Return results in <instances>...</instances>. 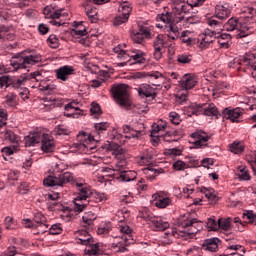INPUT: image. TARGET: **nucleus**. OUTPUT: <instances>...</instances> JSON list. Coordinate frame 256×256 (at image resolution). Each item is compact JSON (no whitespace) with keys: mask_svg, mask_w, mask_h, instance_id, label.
Instances as JSON below:
<instances>
[{"mask_svg":"<svg viewBox=\"0 0 256 256\" xmlns=\"http://www.w3.org/2000/svg\"><path fill=\"white\" fill-rule=\"evenodd\" d=\"M97 251H99V244H94L91 249L87 250L88 255H97Z\"/></svg>","mask_w":256,"mask_h":256,"instance_id":"obj_64","label":"nucleus"},{"mask_svg":"<svg viewBox=\"0 0 256 256\" xmlns=\"http://www.w3.org/2000/svg\"><path fill=\"white\" fill-rule=\"evenodd\" d=\"M241 27H243V24H239V19L233 17L230 18L223 26L225 31H237V33H239Z\"/></svg>","mask_w":256,"mask_h":256,"instance_id":"obj_21","label":"nucleus"},{"mask_svg":"<svg viewBox=\"0 0 256 256\" xmlns=\"http://www.w3.org/2000/svg\"><path fill=\"white\" fill-rule=\"evenodd\" d=\"M244 24L243 27H249V25H255L256 23V14L253 8H248L244 11Z\"/></svg>","mask_w":256,"mask_h":256,"instance_id":"obj_19","label":"nucleus"},{"mask_svg":"<svg viewBox=\"0 0 256 256\" xmlns=\"http://www.w3.org/2000/svg\"><path fill=\"white\" fill-rule=\"evenodd\" d=\"M16 95L15 94H9L5 97V103L8 105V107H15L17 105V100H16Z\"/></svg>","mask_w":256,"mask_h":256,"instance_id":"obj_44","label":"nucleus"},{"mask_svg":"<svg viewBox=\"0 0 256 256\" xmlns=\"http://www.w3.org/2000/svg\"><path fill=\"white\" fill-rule=\"evenodd\" d=\"M163 57V48H154V58L159 61Z\"/></svg>","mask_w":256,"mask_h":256,"instance_id":"obj_61","label":"nucleus"},{"mask_svg":"<svg viewBox=\"0 0 256 256\" xmlns=\"http://www.w3.org/2000/svg\"><path fill=\"white\" fill-rule=\"evenodd\" d=\"M251 27L252 26H241L239 33L235 34L236 39H241V43L244 45H247L251 42V37H249V34L247 33Z\"/></svg>","mask_w":256,"mask_h":256,"instance_id":"obj_16","label":"nucleus"},{"mask_svg":"<svg viewBox=\"0 0 256 256\" xmlns=\"http://www.w3.org/2000/svg\"><path fill=\"white\" fill-rule=\"evenodd\" d=\"M82 219L86 225H92L95 219H97V216L93 212H86Z\"/></svg>","mask_w":256,"mask_h":256,"instance_id":"obj_33","label":"nucleus"},{"mask_svg":"<svg viewBox=\"0 0 256 256\" xmlns=\"http://www.w3.org/2000/svg\"><path fill=\"white\" fill-rule=\"evenodd\" d=\"M156 19L157 21H162L164 24H169L171 23L172 16L167 12L166 14H159Z\"/></svg>","mask_w":256,"mask_h":256,"instance_id":"obj_46","label":"nucleus"},{"mask_svg":"<svg viewBox=\"0 0 256 256\" xmlns=\"http://www.w3.org/2000/svg\"><path fill=\"white\" fill-rule=\"evenodd\" d=\"M62 229L60 228L59 225L54 224L51 226L49 233L50 235H59L61 233Z\"/></svg>","mask_w":256,"mask_h":256,"instance_id":"obj_55","label":"nucleus"},{"mask_svg":"<svg viewBox=\"0 0 256 256\" xmlns=\"http://www.w3.org/2000/svg\"><path fill=\"white\" fill-rule=\"evenodd\" d=\"M41 62V55H30L26 57L19 58L18 61H11V66L14 69H27V65H35Z\"/></svg>","mask_w":256,"mask_h":256,"instance_id":"obj_5","label":"nucleus"},{"mask_svg":"<svg viewBox=\"0 0 256 256\" xmlns=\"http://www.w3.org/2000/svg\"><path fill=\"white\" fill-rule=\"evenodd\" d=\"M127 21H129V18L120 14L119 16L114 18L113 25L118 27V25H123V23H127Z\"/></svg>","mask_w":256,"mask_h":256,"instance_id":"obj_50","label":"nucleus"},{"mask_svg":"<svg viewBox=\"0 0 256 256\" xmlns=\"http://www.w3.org/2000/svg\"><path fill=\"white\" fill-rule=\"evenodd\" d=\"M47 41L50 43V47H52V49H57L59 47V38H57V35L51 34Z\"/></svg>","mask_w":256,"mask_h":256,"instance_id":"obj_42","label":"nucleus"},{"mask_svg":"<svg viewBox=\"0 0 256 256\" xmlns=\"http://www.w3.org/2000/svg\"><path fill=\"white\" fill-rule=\"evenodd\" d=\"M208 25L213 28L211 31L212 35H214V38L216 39H222L229 43L231 41V34H221L220 32L223 31L221 27H223V22L215 20V19H210L208 21Z\"/></svg>","mask_w":256,"mask_h":256,"instance_id":"obj_6","label":"nucleus"},{"mask_svg":"<svg viewBox=\"0 0 256 256\" xmlns=\"http://www.w3.org/2000/svg\"><path fill=\"white\" fill-rule=\"evenodd\" d=\"M147 75L148 77H151L152 79H156L159 81H163V79H165L163 74H161L160 72L148 73Z\"/></svg>","mask_w":256,"mask_h":256,"instance_id":"obj_57","label":"nucleus"},{"mask_svg":"<svg viewBox=\"0 0 256 256\" xmlns=\"http://www.w3.org/2000/svg\"><path fill=\"white\" fill-rule=\"evenodd\" d=\"M132 231L133 230L128 225L120 227V232L123 234L122 241H124L126 246L133 245V243H135V240H133V235H131Z\"/></svg>","mask_w":256,"mask_h":256,"instance_id":"obj_12","label":"nucleus"},{"mask_svg":"<svg viewBox=\"0 0 256 256\" xmlns=\"http://www.w3.org/2000/svg\"><path fill=\"white\" fill-rule=\"evenodd\" d=\"M145 175H147V179H150V181H153L155 179L156 175H159L161 173H165V170L163 168L155 169L152 167H148L144 169Z\"/></svg>","mask_w":256,"mask_h":256,"instance_id":"obj_25","label":"nucleus"},{"mask_svg":"<svg viewBox=\"0 0 256 256\" xmlns=\"http://www.w3.org/2000/svg\"><path fill=\"white\" fill-rule=\"evenodd\" d=\"M73 71L75 70L71 66L60 67L56 70V77L61 81H67V77H69V75H73Z\"/></svg>","mask_w":256,"mask_h":256,"instance_id":"obj_17","label":"nucleus"},{"mask_svg":"<svg viewBox=\"0 0 256 256\" xmlns=\"http://www.w3.org/2000/svg\"><path fill=\"white\" fill-rule=\"evenodd\" d=\"M196 84L197 82L195 81V79H193L191 76L185 75L180 82V87L181 89H184V91H189V89H193Z\"/></svg>","mask_w":256,"mask_h":256,"instance_id":"obj_22","label":"nucleus"},{"mask_svg":"<svg viewBox=\"0 0 256 256\" xmlns=\"http://www.w3.org/2000/svg\"><path fill=\"white\" fill-rule=\"evenodd\" d=\"M219 238L207 239L203 242L202 247L205 251L215 253L219 249Z\"/></svg>","mask_w":256,"mask_h":256,"instance_id":"obj_18","label":"nucleus"},{"mask_svg":"<svg viewBox=\"0 0 256 256\" xmlns=\"http://www.w3.org/2000/svg\"><path fill=\"white\" fill-rule=\"evenodd\" d=\"M114 53H116L118 55V57L121 59L123 57H125L126 53L125 51H123V49H121V45H118L117 47H115L113 49Z\"/></svg>","mask_w":256,"mask_h":256,"instance_id":"obj_62","label":"nucleus"},{"mask_svg":"<svg viewBox=\"0 0 256 256\" xmlns=\"http://www.w3.org/2000/svg\"><path fill=\"white\" fill-rule=\"evenodd\" d=\"M230 251H239L238 253H230L229 255H239L243 256L245 255V247L241 245H231L228 247Z\"/></svg>","mask_w":256,"mask_h":256,"instance_id":"obj_37","label":"nucleus"},{"mask_svg":"<svg viewBox=\"0 0 256 256\" xmlns=\"http://www.w3.org/2000/svg\"><path fill=\"white\" fill-rule=\"evenodd\" d=\"M34 219L37 223L35 225V229H37L35 235H43V233H47V229L49 228V226L43 223V221H45V216L42 214H37Z\"/></svg>","mask_w":256,"mask_h":256,"instance_id":"obj_11","label":"nucleus"},{"mask_svg":"<svg viewBox=\"0 0 256 256\" xmlns=\"http://www.w3.org/2000/svg\"><path fill=\"white\" fill-rule=\"evenodd\" d=\"M55 133L56 135H69V129L67 128H61V126H59L58 128L55 129Z\"/></svg>","mask_w":256,"mask_h":256,"instance_id":"obj_63","label":"nucleus"},{"mask_svg":"<svg viewBox=\"0 0 256 256\" xmlns=\"http://www.w3.org/2000/svg\"><path fill=\"white\" fill-rule=\"evenodd\" d=\"M25 81H27V76H20L19 78L11 77V87L19 89Z\"/></svg>","mask_w":256,"mask_h":256,"instance_id":"obj_30","label":"nucleus"},{"mask_svg":"<svg viewBox=\"0 0 256 256\" xmlns=\"http://www.w3.org/2000/svg\"><path fill=\"white\" fill-rule=\"evenodd\" d=\"M184 229V233H186V235H197V233L201 231V227H199V224H197V221L195 219L190 220L188 223H185Z\"/></svg>","mask_w":256,"mask_h":256,"instance_id":"obj_15","label":"nucleus"},{"mask_svg":"<svg viewBox=\"0 0 256 256\" xmlns=\"http://www.w3.org/2000/svg\"><path fill=\"white\" fill-rule=\"evenodd\" d=\"M132 39L134 43H143V39H145V37L142 36L140 32H136L134 35H132Z\"/></svg>","mask_w":256,"mask_h":256,"instance_id":"obj_58","label":"nucleus"},{"mask_svg":"<svg viewBox=\"0 0 256 256\" xmlns=\"http://www.w3.org/2000/svg\"><path fill=\"white\" fill-rule=\"evenodd\" d=\"M11 76H2L0 77V88L3 89V87H11Z\"/></svg>","mask_w":256,"mask_h":256,"instance_id":"obj_48","label":"nucleus"},{"mask_svg":"<svg viewBox=\"0 0 256 256\" xmlns=\"http://www.w3.org/2000/svg\"><path fill=\"white\" fill-rule=\"evenodd\" d=\"M177 61L178 63H182V64L191 63V61H193V56L189 54H180L177 56Z\"/></svg>","mask_w":256,"mask_h":256,"instance_id":"obj_40","label":"nucleus"},{"mask_svg":"<svg viewBox=\"0 0 256 256\" xmlns=\"http://www.w3.org/2000/svg\"><path fill=\"white\" fill-rule=\"evenodd\" d=\"M76 237L78 245H93V236L86 230H78Z\"/></svg>","mask_w":256,"mask_h":256,"instance_id":"obj_9","label":"nucleus"},{"mask_svg":"<svg viewBox=\"0 0 256 256\" xmlns=\"http://www.w3.org/2000/svg\"><path fill=\"white\" fill-rule=\"evenodd\" d=\"M204 115H206L207 117H217V115H219V110H217L216 107L210 106L204 109Z\"/></svg>","mask_w":256,"mask_h":256,"instance_id":"obj_45","label":"nucleus"},{"mask_svg":"<svg viewBox=\"0 0 256 256\" xmlns=\"http://www.w3.org/2000/svg\"><path fill=\"white\" fill-rule=\"evenodd\" d=\"M171 203V199L169 198H161L158 199L155 203L156 207H158L159 209H165V207H167L168 205H170Z\"/></svg>","mask_w":256,"mask_h":256,"instance_id":"obj_43","label":"nucleus"},{"mask_svg":"<svg viewBox=\"0 0 256 256\" xmlns=\"http://www.w3.org/2000/svg\"><path fill=\"white\" fill-rule=\"evenodd\" d=\"M41 149L44 153H53L55 149V141L49 138V134H42L41 136Z\"/></svg>","mask_w":256,"mask_h":256,"instance_id":"obj_8","label":"nucleus"},{"mask_svg":"<svg viewBox=\"0 0 256 256\" xmlns=\"http://www.w3.org/2000/svg\"><path fill=\"white\" fill-rule=\"evenodd\" d=\"M145 220L148 225H151L154 231H165V229H169V222H163V220L157 216L148 215Z\"/></svg>","mask_w":256,"mask_h":256,"instance_id":"obj_7","label":"nucleus"},{"mask_svg":"<svg viewBox=\"0 0 256 256\" xmlns=\"http://www.w3.org/2000/svg\"><path fill=\"white\" fill-rule=\"evenodd\" d=\"M118 11L119 13H121L120 15H122L123 17H127V19H129V15H131L132 8L127 2H123L122 4H120Z\"/></svg>","mask_w":256,"mask_h":256,"instance_id":"obj_28","label":"nucleus"},{"mask_svg":"<svg viewBox=\"0 0 256 256\" xmlns=\"http://www.w3.org/2000/svg\"><path fill=\"white\" fill-rule=\"evenodd\" d=\"M190 137H192V139H196V140L202 141L204 143H207V141H209V139H210L209 135H207V133L203 132L202 130L193 132L190 135Z\"/></svg>","mask_w":256,"mask_h":256,"instance_id":"obj_27","label":"nucleus"},{"mask_svg":"<svg viewBox=\"0 0 256 256\" xmlns=\"http://www.w3.org/2000/svg\"><path fill=\"white\" fill-rule=\"evenodd\" d=\"M41 132H34L24 138L25 147H33L37 143H41Z\"/></svg>","mask_w":256,"mask_h":256,"instance_id":"obj_14","label":"nucleus"},{"mask_svg":"<svg viewBox=\"0 0 256 256\" xmlns=\"http://www.w3.org/2000/svg\"><path fill=\"white\" fill-rule=\"evenodd\" d=\"M238 170H239V173H238L239 179H241L242 181H249L251 179V176L249 175V170H247V167L240 166Z\"/></svg>","mask_w":256,"mask_h":256,"instance_id":"obj_31","label":"nucleus"},{"mask_svg":"<svg viewBox=\"0 0 256 256\" xmlns=\"http://www.w3.org/2000/svg\"><path fill=\"white\" fill-rule=\"evenodd\" d=\"M73 179V174L71 172H64L59 176L49 175L43 180L44 187H63L67 183H71Z\"/></svg>","mask_w":256,"mask_h":256,"instance_id":"obj_3","label":"nucleus"},{"mask_svg":"<svg viewBox=\"0 0 256 256\" xmlns=\"http://www.w3.org/2000/svg\"><path fill=\"white\" fill-rule=\"evenodd\" d=\"M201 193H203L205 195V197H207L208 199H211V197H213L214 193H213V189H207L205 187H203L201 189Z\"/></svg>","mask_w":256,"mask_h":256,"instance_id":"obj_60","label":"nucleus"},{"mask_svg":"<svg viewBox=\"0 0 256 256\" xmlns=\"http://www.w3.org/2000/svg\"><path fill=\"white\" fill-rule=\"evenodd\" d=\"M230 151L235 155H239V153H243L245 151V146L240 145L239 142H233L230 145Z\"/></svg>","mask_w":256,"mask_h":256,"instance_id":"obj_32","label":"nucleus"},{"mask_svg":"<svg viewBox=\"0 0 256 256\" xmlns=\"http://www.w3.org/2000/svg\"><path fill=\"white\" fill-rule=\"evenodd\" d=\"M7 125V113L0 111V127Z\"/></svg>","mask_w":256,"mask_h":256,"instance_id":"obj_59","label":"nucleus"},{"mask_svg":"<svg viewBox=\"0 0 256 256\" xmlns=\"http://www.w3.org/2000/svg\"><path fill=\"white\" fill-rule=\"evenodd\" d=\"M154 48L165 49V39L162 34H158L153 43Z\"/></svg>","mask_w":256,"mask_h":256,"instance_id":"obj_35","label":"nucleus"},{"mask_svg":"<svg viewBox=\"0 0 256 256\" xmlns=\"http://www.w3.org/2000/svg\"><path fill=\"white\" fill-rule=\"evenodd\" d=\"M173 169L175 171H185V169H189V164L183 162V160H177L173 163Z\"/></svg>","mask_w":256,"mask_h":256,"instance_id":"obj_36","label":"nucleus"},{"mask_svg":"<svg viewBox=\"0 0 256 256\" xmlns=\"http://www.w3.org/2000/svg\"><path fill=\"white\" fill-rule=\"evenodd\" d=\"M215 15L220 21H225V19H229L231 16V10L227 7V4H218L215 7Z\"/></svg>","mask_w":256,"mask_h":256,"instance_id":"obj_10","label":"nucleus"},{"mask_svg":"<svg viewBox=\"0 0 256 256\" xmlns=\"http://www.w3.org/2000/svg\"><path fill=\"white\" fill-rule=\"evenodd\" d=\"M231 221H233L231 217L218 219V229H221L222 231H231L233 227Z\"/></svg>","mask_w":256,"mask_h":256,"instance_id":"obj_24","label":"nucleus"},{"mask_svg":"<svg viewBox=\"0 0 256 256\" xmlns=\"http://www.w3.org/2000/svg\"><path fill=\"white\" fill-rule=\"evenodd\" d=\"M77 139L79 143H74L73 146L76 149H83V147H87V132L82 131L77 135Z\"/></svg>","mask_w":256,"mask_h":256,"instance_id":"obj_23","label":"nucleus"},{"mask_svg":"<svg viewBox=\"0 0 256 256\" xmlns=\"http://www.w3.org/2000/svg\"><path fill=\"white\" fill-rule=\"evenodd\" d=\"M175 23H177V22H174V23L170 22V25H169L170 33L174 34V36H171L172 41L179 39V28L177 27V25H175Z\"/></svg>","mask_w":256,"mask_h":256,"instance_id":"obj_39","label":"nucleus"},{"mask_svg":"<svg viewBox=\"0 0 256 256\" xmlns=\"http://www.w3.org/2000/svg\"><path fill=\"white\" fill-rule=\"evenodd\" d=\"M4 138L6 139V141H10V143H14V145H17L18 143L17 135H15V133H13V131L11 130H6Z\"/></svg>","mask_w":256,"mask_h":256,"instance_id":"obj_38","label":"nucleus"},{"mask_svg":"<svg viewBox=\"0 0 256 256\" xmlns=\"http://www.w3.org/2000/svg\"><path fill=\"white\" fill-rule=\"evenodd\" d=\"M57 86H55L54 84H48L46 86L40 85V90L43 91L45 93V95H51L52 92L55 91Z\"/></svg>","mask_w":256,"mask_h":256,"instance_id":"obj_47","label":"nucleus"},{"mask_svg":"<svg viewBox=\"0 0 256 256\" xmlns=\"http://www.w3.org/2000/svg\"><path fill=\"white\" fill-rule=\"evenodd\" d=\"M215 34L211 33H207L205 34V36L202 38L201 43H200V47L201 49H205V47H209L210 43H213V41H215Z\"/></svg>","mask_w":256,"mask_h":256,"instance_id":"obj_29","label":"nucleus"},{"mask_svg":"<svg viewBox=\"0 0 256 256\" xmlns=\"http://www.w3.org/2000/svg\"><path fill=\"white\" fill-rule=\"evenodd\" d=\"M224 89H227V83L226 82H217L215 86V91H218V93H223Z\"/></svg>","mask_w":256,"mask_h":256,"instance_id":"obj_56","label":"nucleus"},{"mask_svg":"<svg viewBox=\"0 0 256 256\" xmlns=\"http://www.w3.org/2000/svg\"><path fill=\"white\" fill-rule=\"evenodd\" d=\"M94 127L96 131L103 133V131H107L109 127V122H99V123H96Z\"/></svg>","mask_w":256,"mask_h":256,"instance_id":"obj_49","label":"nucleus"},{"mask_svg":"<svg viewBox=\"0 0 256 256\" xmlns=\"http://www.w3.org/2000/svg\"><path fill=\"white\" fill-rule=\"evenodd\" d=\"M161 129H163V127H160L157 124H153L150 137H152V139H153L152 141L154 143H159V135H156V133H159V131H161Z\"/></svg>","mask_w":256,"mask_h":256,"instance_id":"obj_34","label":"nucleus"},{"mask_svg":"<svg viewBox=\"0 0 256 256\" xmlns=\"http://www.w3.org/2000/svg\"><path fill=\"white\" fill-rule=\"evenodd\" d=\"M79 193L76 198H74V211L75 213H81L82 211H85L87 208L86 203L77 202V201H87L88 205H91L93 207L96 203H105L107 201V196L102 193H89V190L86 188H80L78 189ZM88 199V200H87Z\"/></svg>","mask_w":256,"mask_h":256,"instance_id":"obj_1","label":"nucleus"},{"mask_svg":"<svg viewBox=\"0 0 256 256\" xmlns=\"http://www.w3.org/2000/svg\"><path fill=\"white\" fill-rule=\"evenodd\" d=\"M90 112L92 113V115H101V113H103L101 111V106H99V104L95 102H92Z\"/></svg>","mask_w":256,"mask_h":256,"instance_id":"obj_52","label":"nucleus"},{"mask_svg":"<svg viewBox=\"0 0 256 256\" xmlns=\"http://www.w3.org/2000/svg\"><path fill=\"white\" fill-rule=\"evenodd\" d=\"M206 225L210 231H217L219 229V221H215L213 218H209Z\"/></svg>","mask_w":256,"mask_h":256,"instance_id":"obj_41","label":"nucleus"},{"mask_svg":"<svg viewBox=\"0 0 256 256\" xmlns=\"http://www.w3.org/2000/svg\"><path fill=\"white\" fill-rule=\"evenodd\" d=\"M138 95L140 97H152V99H155V97H157V93L149 84L141 85L138 89Z\"/></svg>","mask_w":256,"mask_h":256,"instance_id":"obj_13","label":"nucleus"},{"mask_svg":"<svg viewBox=\"0 0 256 256\" xmlns=\"http://www.w3.org/2000/svg\"><path fill=\"white\" fill-rule=\"evenodd\" d=\"M85 11H86V15L90 19L91 23H97V15L99 13L97 11V8H95L91 5H87L85 7Z\"/></svg>","mask_w":256,"mask_h":256,"instance_id":"obj_26","label":"nucleus"},{"mask_svg":"<svg viewBox=\"0 0 256 256\" xmlns=\"http://www.w3.org/2000/svg\"><path fill=\"white\" fill-rule=\"evenodd\" d=\"M138 33H140L142 37L151 39V31H149V28H147L145 26H140Z\"/></svg>","mask_w":256,"mask_h":256,"instance_id":"obj_53","label":"nucleus"},{"mask_svg":"<svg viewBox=\"0 0 256 256\" xmlns=\"http://www.w3.org/2000/svg\"><path fill=\"white\" fill-rule=\"evenodd\" d=\"M243 219H248L249 223H255L256 216L252 211L243 214Z\"/></svg>","mask_w":256,"mask_h":256,"instance_id":"obj_54","label":"nucleus"},{"mask_svg":"<svg viewBox=\"0 0 256 256\" xmlns=\"http://www.w3.org/2000/svg\"><path fill=\"white\" fill-rule=\"evenodd\" d=\"M191 11H193V6L189 3H185V1L174 6L172 8V13L175 17L174 23H181V21L185 19V15H187V13H191Z\"/></svg>","mask_w":256,"mask_h":256,"instance_id":"obj_4","label":"nucleus"},{"mask_svg":"<svg viewBox=\"0 0 256 256\" xmlns=\"http://www.w3.org/2000/svg\"><path fill=\"white\" fill-rule=\"evenodd\" d=\"M169 118L173 125H179V123H181V117L177 114V112H170Z\"/></svg>","mask_w":256,"mask_h":256,"instance_id":"obj_51","label":"nucleus"},{"mask_svg":"<svg viewBox=\"0 0 256 256\" xmlns=\"http://www.w3.org/2000/svg\"><path fill=\"white\" fill-rule=\"evenodd\" d=\"M241 113H243V112L239 108H236L233 110H229L226 108L223 111V115H224L225 119H230V121H232V123H236L238 121L239 117H241Z\"/></svg>","mask_w":256,"mask_h":256,"instance_id":"obj_20","label":"nucleus"},{"mask_svg":"<svg viewBox=\"0 0 256 256\" xmlns=\"http://www.w3.org/2000/svg\"><path fill=\"white\" fill-rule=\"evenodd\" d=\"M127 84H118L113 85L111 88V93L116 99L118 105L120 107H129L131 105V101L129 100V91L127 90Z\"/></svg>","mask_w":256,"mask_h":256,"instance_id":"obj_2","label":"nucleus"}]
</instances>
